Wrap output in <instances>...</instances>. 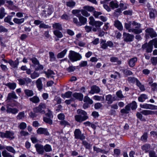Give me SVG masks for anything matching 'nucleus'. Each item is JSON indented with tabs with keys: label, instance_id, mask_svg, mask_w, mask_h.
I'll return each instance as SVG.
<instances>
[{
	"label": "nucleus",
	"instance_id": "obj_1",
	"mask_svg": "<svg viewBox=\"0 0 157 157\" xmlns=\"http://www.w3.org/2000/svg\"><path fill=\"white\" fill-rule=\"evenodd\" d=\"M77 113L78 115L75 116V121L77 122H81L88 118L86 112L83 110L78 109L77 110Z\"/></svg>",
	"mask_w": 157,
	"mask_h": 157
},
{
	"label": "nucleus",
	"instance_id": "obj_2",
	"mask_svg": "<svg viewBox=\"0 0 157 157\" xmlns=\"http://www.w3.org/2000/svg\"><path fill=\"white\" fill-rule=\"evenodd\" d=\"M69 57L70 59L72 62L79 60L82 58V56L79 54L73 51H70Z\"/></svg>",
	"mask_w": 157,
	"mask_h": 157
},
{
	"label": "nucleus",
	"instance_id": "obj_3",
	"mask_svg": "<svg viewBox=\"0 0 157 157\" xmlns=\"http://www.w3.org/2000/svg\"><path fill=\"white\" fill-rule=\"evenodd\" d=\"M46 108V106L45 104L41 103L38 107L34 108L33 110L36 113H39L41 114H44L45 113L44 110Z\"/></svg>",
	"mask_w": 157,
	"mask_h": 157
},
{
	"label": "nucleus",
	"instance_id": "obj_4",
	"mask_svg": "<svg viewBox=\"0 0 157 157\" xmlns=\"http://www.w3.org/2000/svg\"><path fill=\"white\" fill-rule=\"evenodd\" d=\"M14 133L12 131H6L5 133L0 132V136L2 138H9L10 140L14 138Z\"/></svg>",
	"mask_w": 157,
	"mask_h": 157
},
{
	"label": "nucleus",
	"instance_id": "obj_5",
	"mask_svg": "<svg viewBox=\"0 0 157 157\" xmlns=\"http://www.w3.org/2000/svg\"><path fill=\"white\" fill-rule=\"evenodd\" d=\"M131 24L130 23H125L124 27L127 30H128L129 32H132L135 34H137L141 33L142 32L141 29H130L131 27Z\"/></svg>",
	"mask_w": 157,
	"mask_h": 157
},
{
	"label": "nucleus",
	"instance_id": "obj_6",
	"mask_svg": "<svg viewBox=\"0 0 157 157\" xmlns=\"http://www.w3.org/2000/svg\"><path fill=\"white\" fill-rule=\"evenodd\" d=\"M75 138L76 139H79L81 140H83L85 138V136L83 133H82L79 129H76L74 132Z\"/></svg>",
	"mask_w": 157,
	"mask_h": 157
},
{
	"label": "nucleus",
	"instance_id": "obj_7",
	"mask_svg": "<svg viewBox=\"0 0 157 157\" xmlns=\"http://www.w3.org/2000/svg\"><path fill=\"white\" fill-rule=\"evenodd\" d=\"M142 48L143 49H146L147 52H151L152 51L153 48L152 41H150L148 43H146L143 45Z\"/></svg>",
	"mask_w": 157,
	"mask_h": 157
},
{
	"label": "nucleus",
	"instance_id": "obj_8",
	"mask_svg": "<svg viewBox=\"0 0 157 157\" xmlns=\"http://www.w3.org/2000/svg\"><path fill=\"white\" fill-rule=\"evenodd\" d=\"M19 82V84L21 85H24L26 84L28 85V84L32 82L31 79L29 78H19L17 79Z\"/></svg>",
	"mask_w": 157,
	"mask_h": 157
},
{
	"label": "nucleus",
	"instance_id": "obj_9",
	"mask_svg": "<svg viewBox=\"0 0 157 157\" xmlns=\"http://www.w3.org/2000/svg\"><path fill=\"white\" fill-rule=\"evenodd\" d=\"M123 36L124 40L127 42L132 41L134 37L133 35L126 33H124Z\"/></svg>",
	"mask_w": 157,
	"mask_h": 157
},
{
	"label": "nucleus",
	"instance_id": "obj_10",
	"mask_svg": "<svg viewBox=\"0 0 157 157\" xmlns=\"http://www.w3.org/2000/svg\"><path fill=\"white\" fill-rule=\"evenodd\" d=\"M36 151L40 155H43L44 153V146L41 144H36L35 145Z\"/></svg>",
	"mask_w": 157,
	"mask_h": 157
},
{
	"label": "nucleus",
	"instance_id": "obj_11",
	"mask_svg": "<svg viewBox=\"0 0 157 157\" xmlns=\"http://www.w3.org/2000/svg\"><path fill=\"white\" fill-rule=\"evenodd\" d=\"M145 32L148 33L151 38L156 37L157 36V34L156 32L154 31L152 28H148L145 30Z\"/></svg>",
	"mask_w": 157,
	"mask_h": 157
},
{
	"label": "nucleus",
	"instance_id": "obj_12",
	"mask_svg": "<svg viewBox=\"0 0 157 157\" xmlns=\"http://www.w3.org/2000/svg\"><path fill=\"white\" fill-rule=\"evenodd\" d=\"M36 132L37 133L39 134H44L46 136H48L49 135V133L47 129L44 128H39L37 130Z\"/></svg>",
	"mask_w": 157,
	"mask_h": 157
},
{
	"label": "nucleus",
	"instance_id": "obj_13",
	"mask_svg": "<svg viewBox=\"0 0 157 157\" xmlns=\"http://www.w3.org/2000/svg\"><path fill=\"white\" fill-rule=\"evenodd\" d=\"M8 63L13 67L17 68L19 63V61L18 58H17L14 61L11 59H10L8 61Z\"/></svg>",
	"mask_w": 157,
	"mask_h": 157
},
{
	"label": "nucleus",
	"instance_id": "obj_14",
	"mask_svg": "<svg viewBox=\"0 0 157 157\" xmlns=\"http://www.w3.org/2000/svg\"><path fill=\"white\" fill-rule=\"evenodd\" d=\"M100 91V89L99 88L96 86H94L91 87V90L89 93L91 94H93L94 93H98Z\"/></svg>",
	"mask_w": 157,
	"mask_h": 157
},
{
	"label": "nucleus",
	"instance_id": "obj_15",
	"mask_svg": "<svg viewBox=\"0 0 157 157\" xmlns=\"http://www.w3.org/2000/svg\"><path fill=\"white\" fill-rule=\"evenodd\" d=\"M73 96L76 99L81 101L83 100V95L81 93L75 92L72 94Z\"/></svg>",
	"mask_w": 157,
	"mask_h": 157
},
{
	"label": "nucleus",
	"instance_id": "obj_16",
	"mask_svg": "<svg viewBox=\"0 0 157 157\" xmlns=\"http://www.w3.org/2000/svg\"><path fill=\"white\" fill-rule=\"evenodd\" d=\"M105 100L107 101L108 104H112L113 101H115L114 98L113 97L112 95L109 94L105 96Z\"/></svg>",
	"mask_w": 157,
	"mask_h": 157
},
{
	"label": "nucleus",
	"instance_id": "obj_17",
	"mask_svg": "<svg viewBox=\"0 0 157 157\" xmlns=\"http://www.w3.org/2000/svg\"><path fill=\"white\" fill-rule=\"evenodd\" d=\"M44 73L47 76L48 78H52L54 79V75H55V74L52 71L48 70L47 71H44Z\"/></svg>",
	"mask_w": 157,
	"mask_h": 157
},
{
	"label": "nucleus",
	"instance_id": "obj_18",
	"mask_svg": "<svg viewBox=\"0 0 157 157\" xmlns=\"http://www.w3.org/2000/svg\"><path fill=\"white\" fill-rule=\"evenodd\" d=\"M36 84L37 87L39 90H40L42 89L43 85L42 83L41 78H39L36 81Z\"/></svg>",
	"mask_w": 157,
	"mask_h": 157
},
{
	"label": "nucleus",
	"instance_id": "obj_19",
	"mask_svg": "<svg viewBox=\"0 0 157 157\" xmlns=\"http://www.w3.org/2000/svg\"><path fill=\"white\" fill-rule=\"evenodd\" d=\"M77 16L79 18V20L80 21L79 22L81 23V25L85 24L86 23L87 19L86 18L79 15H78Z\"/></svg>",
	"mask_w": 157,
	"mask_h": 157
},
{
	"label": "nucleus",
	"instance_id": "obj_20",
	"mask_svg": "<svg viewBox=\"0 0 157 157\" xmlns=\"http://www.w3.org/2000/svg\"><path fill=\"white\" fill-rule=\"evenodd\" d=\"M137 61L136 57H134L130 59L128 62V64L130 67H133L135 65V63Z\"/></svg>",
	"mask_w": 157,
	"mask_h": 157
},
{
	"label": "nucleus",
	"instance_id": "obj_21",
	"mask_svg": "<svg viewBox=\"0 0 157 157\" xmlns=\"http://www.w3.org/2000/svg\"><path fill=\"white\" fill-rule=\"evenodd\" d=\"M114 25L119 30H121L123 29V27L121 22L118 20L114 22Z\"/></svg>",
	"mask_w": 157,
	"mask_h": 157
},
{
	"label": "nucleus",
	"instance_id": "obj_22",
	"mask_svg": "<svg viewBox=\"0 0 157 157\" xmlns=\"http://www.w3.org/2000/svg\"><path fill=\"white\" fill-rule=\"evenodd\" d=\"M6 111L8 113H11L13 114H15L18 113V110L15 108H8L6 109Z\"/></svg>",
	"mask_w": 157,
	"mask_h": 157
},
{
	"label": "nucleus",
	"instance_id": "obj_23",
	"mask_svg": "<svg viewBox=\"0 0 157 157\" xmlns=\"http://www.w3.org/2000/svg\"><path fill=\"white\" fill-rule=\"evenodd\" d=\"M17 97L16 95L15 92H13L8 94L7 97V100H10L11 99H17Z\"/></svg>",
	"mask_w": 157,
	"mask_h": 157
},
{
	"label": "nucleus",
	"instance_id": "obj_24",
	"mask_svg": "<svg viewBox=\"0 0 157 157\" xmlns=\"http://www.w3.org/2000/svg\"><path fill=\"white\" fill-rule=\"evenodd\" d=\"M67 50V49H65L61 52L59 53L57 55L58 58H61L64 57L66 54Z\"/></svg>",
	"mask_w": 157,
	"mask_h": 157
},
{
	"label": "nucleus",
	"instance_id": "obj_25",
	"mask_svg": "<svg viewBox=\"0 0 157 157\" xmlns=\"http://www.w3.org/2000/svg\"><path fill=\"white\" fill-rule=\"evenodd\" d=\"M110 7L112 9L117 8L118 7V4L115 1H112L109 4Z\"/></svg>",
	"mask_w": 157,
	"mask_h": 157
},
{
	"label": "nucleus",
	"instance_id": "obj_26",
	"mask_svg": "<svg viewBox=\"0 0 157 157\" xmlns=\"http://www.w3.org/2000/svg\"><path fill=\"white\" fill-rule=\"evenodd\" d=\"M29 100L32 102L37 103L40 101V99L38 97L36 96H34L33 97L30 98Z\"/></svg>",
	"mask_w": 157,
	"mask_h": 157
},
{
	"label": "nucleus",
	"instance_id": "obj_27",
	"mask_svg": "<svg viewBox=\"0 0 157 157\" xmlns=\"http://www.w3.org/2000/svg\"><path fill=\"white\" fill-rule=\"evenodd\" d=\"M110 61L112 62L115 63L116 64H120L121 62L116 57H112L110 58Z\"/></svg>",
	"mask_w": 157,
	"mask_h": 157
},
{
	"label": "nucleus",
	"instance_id": "obj_28",
	"mask_svg": "<svg viewBox=\"0 0 157 157\" xmlns=\"http://www.w3.org/2000/svg\"><path fill=\"white\" fill-rule=\"evenodd\" d=\"M53 33L58 38H61L63 36V35L62 33L58 30H56L54 31Z\"/></svg>",
	"mask_w": 157,
	"mask_h": 157
},
{
	"label": "nucleus",
	"instance_id": "obj_29",
	"mask_svg": "<svg viewBox=\"0 0 157 157\" xmlns=\"http://www.w3.org/2000/svg\"><path fill=\"white\" fill-rule=\"evenodd\" d=\"M52 27L53 28L57 29L58 30H61L62 29L61 25L59 23H56L53 25Z\"/></svg>",
	"mask_w": 157,
	"mask_h": 157
},
{
	"label": "nucleus",
	"instance_id": "obj_30",
	"mask_svg": "<svg viewBox=\"0 0 157 157\" xmlns=\"http://www.w3.org/2000/svg\"><path fill=\"white\" fill-rule=\"evenodd\" d=\"M150 145L148 144H146L142 146L141 148L142 150L145 151L146 153L147 152L149 149L150 147Z\"/></svg>",
	"mask_w": 157,
	"mask_h": 157
},
{
	"label": "nucleus",
	"instance_id": "obj_31",
	"mask_svg": "<svg viewBox=\"0 0 157 157\" xmlns=\"http://www.w3.org/2000/svg\"><path fill=\"white\" fill-rule=\"evenodd\" d=\"M82 144L85 147L86 149H90L91 145L88 143L86 141L82 140Z\"/></svg>",
	"mask_w": 157,
	"mask_h": 157
},
{
	"label": "nucleus",
	"instance_id": "obj_32",
	"mask_svg": "<svg viewBox=\"0 0 157 157\" xmlns=\"http://www.w3.org/2000/svg\"><path fill=\"white\" fill-rule=\"evenodd\" d=\"M25 117V113L24 111L20 112L17 116L16 118L17 120L22 119Z\"/></svg>",
	"mask_w": 157,
	"mask_h": 157
},
{
	"label": "nucleus",
	"instance_id": "obj_33",
	"mask_svg": "<svg viewBox=\"0 0 157 157\" xmlns=\"http://www.w3.org/2000/svg\"><path fill=\"white\" fill-rule=\"evenodd\" d=\"M153 113L152 111L149 110H143L141 112V113L145 115H152Z\"/></svg>",
	"mask_w": 157,
	"mask_h": 157
},
{
	"label": "nucleus",
	"instance_id": "obj_34",
	"mask_svg": "<svg viewBox=\"0 0 157 157\" xmlns=\"http://www.w3.org/2000/svg\"><path fill=\"white\" fill-rule=\"evenodd\" d=\"M44 147V151H45L46 152H50L52 151L51 146L48 144H46Z\"/></svg>",
	"mask_w": 157,
	"mask_h": 157
},
{
	"label": "nucleus",
	"instance_id": "obj_35",
	"mask_svg": "<svg viewBox=\"0 0 157 157\" xmlns=\"http://www.w3.org/2000/svg\"><path fill=\"white\" fill-rule=\"evenodd\" d=\"M13 21L14 23L17 24H21L24 21V19L23 18L21 19H17V18H14L13 19Z\"/></svg>",
	"mask_w": 157,
	"mask_h": 157
},
{
	"label": "nucleus",
	"instance_id": "obj_36",
	"mask_svg": "<svg viewBox=\"0 0 157 157\" xmlns=\"http://www.w3.org/2000/svg\"><path fill=\"white\" fill-rule=\"evenodd\" d=\"M6 86H8L10 89L14 90L16 86V84L15 83H7Z\"/></svg>",
	"mask_w": 157,
	"mask_h": 157
},
{
	"label": "nucleus",
	"instance_id": "obj_37",
	"mask_svg": "<svg viewBox=\"0 0 157 157\" xmlns=\"http://www.w3.org/2000/svg\"><path fill=\"white\" fill-rule=\"evenodd\" d=\"M128 81L130 83H134L135 82H136V83H137V82L138 81H139L137 78H135L134 77H130L128 78Z\"/></svg>",
	"mask_w": 157,
	"mask_h": 157
},
{
	"label": "nucleus",
	"instance_id": "obj_38",
	"mask_svg": "<svg viewBox=\"0 0 157 157\" xmlns=\"http://www.w3.org/2000/svg\"><path fill=\"white\" fill-rule=\"evenodd\" d=\"M101 48L103 49H106L107 48V43H106V41L102 40H101L100 43Z\"/></svg>",
	"mask_w": 157,
	"mask_h": 157
},
{
	"label": "nucleus",
	"instance_id": "obj_39",
	"mask_svg": "<svg viewBox=\"0 0 157 157\" xmlns=\"http://www.w3.org/2000/svg\"><path fill=\"white\" fill-rule=\"evenodd\" d=\"M39 73L36 71H34L30 75L31 78L33 79H34L38 77L39 76Z\"/></svg>",
	"mask_w": 157,
	"mask_h": 157
},
{
	"label": "nucleus",
	"instance_id": "obj_40",
	"mask_svg": "<svg viewBox=\"0 0 157 157\" xmlns=\"http://www.w3.org/2000/svg\"><path fill=\"white\" fill-rule=\"evenodd\" d=\"M26 95L28 96H32L33 95V90H25L24 91Z\"/></svg>",
	"mask_w": 157,
	"mask_h": 157
},
{
	"label": "nucleus",
	"instance_id": "obj_41",
	"mask_svg": "<svg viewBox=\"0 0 157 157\" xmlns=\"http://www.w3.org/2000/svg\"><path fill=\"white\" fill-rule=\"evenodd\" d=\"M2 154L3 157H13V156L6 150L2 152Z\"/></svg>",
	"mask_w": 157,
	"mask_h": 157
},
{
	"label": "nucleus",
	"instance_id": "obj_42",
	"mask_svg": "<svg viewBox=\"0 0 157 157\" xmlns=\"http://www.w3.org/2000/svg\"><path fill=\"white\" fill-rule=\"evenodd\" d=\"M11 19V17L10 16H8L5 18L4 21L6 22L9 23L10 25H12L13 24V23L10 21Z\"/></svg>",
	"mask_w": 157,
	"mask_h": 157
},
{
	"label": "nucleus",
	"instance_id": "obj_43",
	"mask_svg": "<svg viewBox=\"0 0 157 157\" xmlns=\"http://www.w3.org/2000/svg\"><path fill=\"white\" fill-rule=\"evenodd\" d=\"M72 94V92L71 91H68L65 93L63 94H62V96L63 98L66 97L67 98H69L71 97Z\"/></svg>",
	"mask_w": 157,
	"mask_h": 157
},
{
	"label": "nucleus",
	"instance_id": "obj_44",
	"mask_svg": "<svg viewBox=\"0 0 157 157\" xmlns=\"http://www.w3.org/2000/svg\"><path fill=\"white\" fill-rule=\"evenodd\" d=\"M93 99L94 100L98 101H103L104 100V97L95 95L93 97Z\"/></svg>",
	"mask_w": 157,
	"mask_h": 157
},
{
	"label": "nucleus",
	"instance_id": "obj_45",
	"mask_svg": "<svg viewBox=\"0 0 157 157\" xmlns=\"http://www.w3.org/2000/svg\"><path fill=\"white\" fill-rule=\"evenodd\" d=\"M156 10L154 9H151L150 11L149 15L151 18H154L155 17V13H156Z\"/></svg>",
	"mask_w": 157,
	"mask_h": 157
},
{
	"label": "nucleus",
	"instance_id": "obj_46",
	"mask_svg": "<svg viewBox=\"0 0 157 157\" xmlns=\"http://www.w3.org/2000/svg\"><path fill=\"white\" fill-rule=\"evenodd\" d=\"M5 148L8 151L12 152L13 153H15L16 151L14 148L11 146H6Z\"/></svg>",
	"mask_w": 157,
	"mask_h": 157
},
{
	"label": "nucleus",
	"instance_id": "obj_47",
	"mask_svg": "<svg viewBox=\"0 0 157 157\" xmlns=\"http://www.w3.org/2000/svg\"><path fill=\"white\" fill-rule=\"evenodd\" d=\"M136 85L139 87L140 89L141 90L144 91L145 90V89L144 87V86L143 85L141 84V83L139 81H137Z\"/></svg>",
	"mask_w": 157,
	"mask_h": 157
},
{
	"label": "nucleus",
	"instance_id": "obj_48",
	"mask_svg": "<svg viewBox=\"0 0 157 157\" xmlns=\"http://www.w3.org/2000/svg\"><path fill=\"white\" fill-rule=\"evenodd\" d=\"M5 14L4 9L3 7L1 8L0 9V19L3 18L5 16Z\"/></svg>",
	"mask_w": 157,
	"mask_h": 157
},
{
	"label": "nucleus",
	"instance_id": "obj_49",
	"mask_svg": "<svg viewBox=\"0 0 157 157\" xmlns=\"http://www.w3.org/2000/svg\"><path fill=\"white\" fill-rule=\"evenodd\" d=\"M147 132L144 133L141 137V140L145 142L147 141Z\"/></svg>",
	"mask_w": 157,
	"mask_h": 157
},
{
	"label": "nucleus",
	"instance_id": "obj_50",
	"mask_svg": "<svg viewBox=\"0 0 157 157\" xmlns=\"http://www.w3.org/2000/svg\"><path fill=\"white\" fill-rule=\"evenodd\" d=\"M26 127V124L24 122L21 123L18 126V128L21 129H24Z\"/></svg>",
	"mask_w": 157,
	"mask_h": 157
},
{
	"label": "nucleus",
	"instance_id": "obj_51",
	"mask_svg": "<svg viewBox=\"0 0 157 157\" xmlns=\"http://www.w3.org/2000/svg\"><path fill=\"white\" fill-rule=\"evenodd\" d=\"M103 24V23L100 21H96L92 26H95L96 28L99 27Z\"/></svg>",
	"mask_w": 157,
	"mask_h": 157
},
{
	"label": "nucleus",
	"instance_id": "obj_52",
	"mask_svg": "<svg viewBox=\"0 0 157 157\" xmlns=\"http://www.w3.org/2000/svg\"><path fill=\"white\" fill-rule=\"evenodd\" d=\"M132 24L133 26H135V29H140V28L141 27V25L140 23H139L135 21H133Z\"/></svg>",
	"mask_w": 157,
	"mask_h": 157
},
{
	"label": "nucleus",
	"instance_id": "obj_53",
	"mask_svg": "<svg viewBox=\"0 0 157 157\" xmlns=\"http://www.w3.org/2000/svg\"><path fill=\"white\" fill-rule=\"evenodd\" d=\"M30 60H31L32 62L35 66H36L37 65H39V63L36 58L34 57L33 58L30 59Z\"/></svg>",
	"mask_w": 157,
	"mask_h": 157
},
{
	"label": "nucleus",
	"instance_id": "obj_54",
	"mask_svg": "<svg viewBox=\"0 0 157 157\" xmlns=\"http://www.w3.org/2000/svg\"><path fill=\"white\" fill-rule=\"evenodd\" d=\"M123 72L126 75H130L132 74V73L131 71L126 69H123L122 70Z\"/></svg>",
	"mask_w": 157,
	"mask_h": 157
},
{
	"label": "nucleus",
	"instance_id": "obj_55",
	"mask_svg": "<svg viewBox=\"0 0 157 157\" xmlns=\"http://www.w3.org/2000/svg\"><path fill=\"white\" fill-rule=\"evenodd\" d=\"M44 121L46 123H47L50 124H52V121L50 118H48L46 117H44L43 119Z\"/></svg>",
	"mask_w": 157,
	"mask_h": 157
},
{
	"label": "nucleus",
	"instance_id": "obj_56",
	"mask_svg": "<svg viewBox=\"0 0 157 157\" xmlns=\"http://www.w3.org/2000/svg\"><path fill=\"white\" fill-rule=\"evenodd\" d=\"M116 94L117 97L120 98H122L124 97L122 94V91L120 90L117 91L116 93Z\"/></svg>",
	"mask_w": 157,
	"mask_h": 157
},
{
	"label": "nucleus",
	"instance_id": "obj_57",
	"mask_svg": "<svg viewBox=\"0 0 157 157\" xmlns=\"http://www.w3.org/2000/svg\"><path fill=\"white\" fill-rule=\"evenodd\" d=\"M84 101V102H87L91 104H92L93 103L92 100L90 99V98L87 96L85 97Z\"/></svg>",
	"mask_w": 157,
	"mask_h": 157
},
{
	"label": "nucleus",
	"instance_id": "obj_58",
	"mask_svg": "<svg viewBox=\"0 0 157 157\" xmlns=\"http://www.w3.org/2000/svg\"><path fill=\"white\" fill-rule=\"evenodd\" d=\"M129 104L132 110L136 109L137 108L136 103L134 101H133L132 103Z\"/></svg>",
	"mask_w": 157,
	"mask_h": 157
},
{
	"label": "nucleus",
	"instance_id": "obj_59",
	"mask_svg": "<svg viewBox=\"0 0 157 157\" xmlns=\"http://www.w3.org/2000/svg\"><path fill=\"white\" fill-rule=\"evenodd\" d=\"M40 28L48 29L50 28V26L46 25L44 23H41L39 26Z\"/></svg>",
	"mask_w": 157,
	"mask_h": 157
},
{
	"label": "nucleus",
	"instance_id": "obj_60",
	"mask_svg": "<svg viewBox=\"0 0 157 157\" xmlns=\"http://www.w3.org/2000/svg\"><path fill=\"white\" fill-rule=\"evenodd\" d=\"M136 116L137 117L139 118L140 120L143 121H146V120L144 118H143V116L142 114L139 112H137L136 113Z\"/></svg>",
	"mask_w": 157,
	"mask_h": 157
},
{
	"label": "nucleus",
	"instance_id": "obj_61",
	"mask_svg": "<svg viewBox=\"0 0 157 157\" xmlns=\"http://www.w3.org/2000/svg\"><path fill=\"white\" fill-rule=\"evenodd\" d=\"M151 63L154 65H155L157 63V57H153L151 59Z\"/></svg>",
	"mask_w": 157,
	"mask_h": 157
},
{
	"label": "nucleus",
	"instance_id": "obj_62",
	"mask_svg": "<svg viewBox=\"0 0 157 157\" xmlns=\"http://www.w3.org/2000/svg\"><path fill=\"white\" fill-rule=\"evenodd\" d=\"M149 157H157V155H156L155 152L154 151H150L149 152Z\"/></svg>",
	"mask_w": 157,
	"mask_h": 157
},
{
	"label": "nucleus",
	"instance_id": "obj_63",
	"mask_svg": "<svg viewBox=\"0 0 157 157\" xmlns=\"http://www.w3.org/2000/svg\"><path fill=\"white\" fill-rule=\"evenodd\" d=\"M84 8L90 12L92 11L94 9L93 7L89 6H85L84 7Z\"/></svg>",
	"mask_w": 157,
	"mask_h": 157
},
{
	"label": "nucleus",
	"instance_id": "obj_64",
	"mask_svg": "<svg viewBox=\"0 0 157 157\" xmlns=\"http://www.w3.org/2000/svg\"><path fill=\"white\" fill-rule=\"evenodd\" d=\"M75 2L72 1L67 2V5L69 7H73L75 6Z\"/></svg>",
	"mask_w": 157,
	"mask_h": 157
}]
</instances>
